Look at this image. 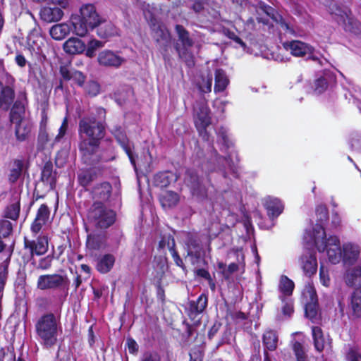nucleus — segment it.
<instances>
[{
	"instance_id": "72a5a7b5",
	"label": "nucleus",
	"mask_w": 361,
	"mask_h": 361,
	"mask_svg": "<svg viewBox=\"0 0 361 361\" xmlns=\"http://www.w3.org/2000/svg\"><path fill=\"white\" fill-rule=\"evenodd\" d=\"M350 309L357 317H361V288L356 289L350 298Z\"/></svg>"
},
{
	"instance_id": "bb28decb",
	"label": "nucleus",
	"mask_w": 361,
	"mask_h": 361,
	"mask_svg": "<svg viewBox=\"0 0 361 361\" xmlns=\"http://www.w3.org/2000/svg\"><path fill=\"white\" fill-rule=\"evenodd\" d=\"M24 163L23 160L14 159L10 164L8 180L11 183H16L21 176L23 171Z\"/></svg>"
},
{
	"instance_id": "e433bc0d",
	"label": "nucleus",
	"mask_w": 361,
	"mask_h": 361,
	"mask_svg": "<svg viewBox=\"0 0 361 361\" xmlns=\"http://www.w3.org/2000/svg\"><path fill=\"white\" fill-rule=\"evenodd\" d=\"M173 179L174 176L173 173L169 171L160 172L155 175L154 178V183L156 186L166 188Z\"/></svg>"
},
{
	"instance_id": "20e7f679",
	"label": "nucleus",
	"mask_w": 361,
	"mask_h": 361,
	"mask_svg": "<svg viewBox=\"0 0 361 361\" xmlns=\"http://www.w3.org/2000/svg\"><path fill=\"white\" fill-rule=\"evenodd\" d=\"M35 331L41 343L46 347H51L57 342L58 322L51 314L42 316L35 324Z\"/></svg>"
},
{
	"instance_id": "5fc2aeb1",
	"label": "nucleus",
	"mask_w": 361,
	"mask_h": 361,
	"mask_svg": "<svg viewBox=\"0 0 361 361\" xmlns=\"http://www.w3.org/2000/svg\"><path fill=\"white\" fill-rule=\"evenodd\" d=\"M348 361H361V354L355 348H350L347 353Z\"/></svg>"
},
{
	"instance_id": "c85d7f7f",
	"label": "nucleus",
	"mask_w": 361,
	"mask_h": 361,
	"mask_svg": "<svg viewBox=\"0 0 361 361\" xmlns=\"http://www.w3.org/2000/svg\"><path fill=\"white\" fill-rule=\"evenodd\" d=\"M345 281L349 286H361V267H357L347 271Z\"/></svg>"
},
{
	"instance_id": "39448f33",
	"label": "nucleus",
	"mask_w": 361,
	"mask_h": 361,
	"mask_svg": "<svg viewBox=\"0 0 361 361\" xmlns=\"http://www.w3.org/2000/svg\"><path fill=\"white\" fill-rule=\"evenodd\" d=\"M87 218L95 227L105 229L115 222L116 213L102 202H95L88 212Z\"/></svg>"
},
{
	"instance_id": "052dcab7",
	"label": "nucleus",
	"mask_w": 361,
	"mask_h": 361,
	"mask_svg": "<svg viewBox=\"0 0 361 361\" xmlns=\"http://www.w3.org/2000/svg\"><path fill=\"white\" fill-rule=\"evenodd\" d=\"M72 79L79 85L82 86L84 84L85 77L80 71H75L73 72Z\"/></svg>"
},
{
	"instance_id": "ea45409f",
	"label": "nucleus",
	"mask_w": 361,
	"mask_h": 361,
	"mask_svg": "<svg viewBox=\"0 0 361 361\" xmlns=\"http://www.w3.org/2000/svg\"><path fill=\"white\" fill-rule=\"evenodd\" d=\"M259 10L264 13L267 16L271 17L274 21L279 23L282 27L286 30L289 29L288 25L283 21L282 17L278 14L274 15V11L270 6L263 4L260 6Z\"/></svg>"
},
{
	"instance_id": "4d7b16f0",
	"label": "nucleus",
	"mask_w": 361,
	"mask_h": 361,
	"mask_svg": "<svg viewBox=\"0 0 361 361\" xmlns=\"http://www.w3.org/2000/svg\"><path fill=\"white\" fill-rule=\"evenodd\" d=\"M327 87V82L324 78H319L314 83V91L317 94L323 92Z\"/></svg>"
},
{
	"instance_id": "1a4fd4ad",
	"label": "nucleus",
	"mask_w": 361,
	"mask_h": 361,
	"mask_svg": "<svg viewBox=\"0 0 361 361\" xmlns=\"http://www.w3.org/2000/svg\"><path fill=\"white\" fill-rule=\"evenodd\" d=\"M97 61L102 66L117 68L126 62V59L116 52L105 49L99 53Z\"/></svg>"
},
{
	"instance_id": "f8f14e48",
	"label": "nucleus",
	"mask_w": 361,
	"mask_h": 361,
	"mask_svg": "<svg viewBox=\"0 0 361 361\" xmlns=\"http://www.w3.org/2000/svg\"><path fill=\"white\" fill-rule=\"evenodd\" d=\"M11 120L16 124V136L20 141H23L28 137L30 134L32 125L25 119L20 118L16 113L13 110L11 112Z\"/></svg>"
},
{
	"instance_id": "69168bd1",
	"label": "nucleus",
	"mask_w": 361,
	"mask_h": 361,
	"mask_svg": "<svg viewBox=\"0 0 361 361\" xmlns=\"http://www.w3.org/2000/svg\"><path fill=\"white\" fill-rule=\"evenodd\" d=\"M171 255H172V257L173 258V260H174L177 266L181 267L183 269H185V266H184V264L183 262V260L180 257V256L178 255V254L176 251V250L174 249L172 252H171Z\"/></svg>"
},
{
	"instance_id": "09e8293b",
	"label": "nucleus",
	"mask_w": 361,
	"mask_h": 361,
	"mask_svg": "<svg viewBox=\"0 0 361 361\" xmlns=\"http://www.w3.org/2000/svg\"><path fill=\"white\" fill-rule=\"evenodd\" d=\"M293 350L296 356L297 361H307V355L300 343L295 341L293 344Z\"/></svg>"
},
{
	"instance_id": "37998d69",
	"label": "nucleus",
	"mask_w": 361,
	"mask_h": 361,
	"mask_svg": "<svg viewBox=\"0 0 361 361\" xmlns=\"http://www.w3.org/2000/svg\"><path fill=\"white\" fill-rule=\"evenodd\" d=\"M279 288L286 295H290L294 288V283L287 276H283L281 278Z\"/></svg>"
},
{
	"instance_id": "473e14b6",
	"label": "nucleus",
	"mask_w": 361,
	"mask_h": 361,
	"mask_svg": "<svg viewBox=\"0 0 361 361\" xmlns=\"http://www.w3.org/2000/svg\"><path fill=\"white\" fill-rule=\"evenodd\" d=\"M316 214L319 224H317L315 227H312L311 229L307 230L305 235H306L307 232H310L312 235H317L316 230L318 229L319 226H321L324 228L322 224L328 219V210L326 207L323 205L317 207L316 209Z\"/></svg>"
},
{
	"instance_id": "774afa93",
	"label": "nucleus",
	"mask_w": 361,
	"mask_h": 361,
	"mask_svg": "<svg viewBox=\"0 0 361 361\" xmlns=\"http://www.w3.org/2000/svg\"><path fill=\"white\" fill-rule=\"evenodd\" d=\"M190 361H202V355L200 350H192L190 353Z\"/></svg>"
},
{
	"instance_id": "412c9836",
	"label": "nucleus",
	"mask_w": 361,
	"mask_h": 361,
	"mask_svg": "<svg viewBox=\"0 0 361 361\" xmlns=\"http://www.w3.org/2000/svg\"><path fill=\"white\" fill-rule=\"evenodd\" d=\"M111 186L107 182L95 185L92 190L93 198L101 201L107 200L111 195Z\"/></svg>"
},
{
	"instance_id": "49530a36",
	"label": "nucleus",
	"mask_w": 361,
	"mask_h": 361,
	"mask_svg": "<svg viewBox=\"0 0 361 361\" xmlns=\"http://www.w3.org/2000/svg\"><path fill=\"white\" fill-rule=\"evenodd\" d=\"M212 75L207 74L206 77H202V81L199 83V88L202 92H210L212 91Z\"/></svg>"
},
{
	"instance_id": "c756f323",
	"label": "nucleus",
	"mask_w": 361,
	"mask_h": 361,
	"mask_svg": "<svg viewBox=\"0 0 361 361\" xmlns=\"http://www.w3.org/2000/svg\"><path fill=\"white\" fill-rule=\"evenodd\" d=\"M159 200L161 206L166 209L176 206L179 201V197L178 194L176 192L172 191H165L161 194Z\"/></svg>"
},
{
	"instance_id": "9b49d317",
	"label": "nucleus",
	"mask_w": 361,
	"mask_h": 361,
	"mask_svg": "<svg viewBox=\"0 0 361 361\" xmlns=\"http://www.w3.org/2000/svg\"><path fill=\"white\" fill-rule=\"evenodd\" d=\"M284 49L296 57H303L307 54L314 53V49L302 41L292 40L283 44Z\"/></svg>"
},
{
	"instance_id": "864d4df0",
	"label": "nucleus",
	"mask_w": 361,
	"mask_h": 361,
	"mask_svg": "<svg viewBox=\"0 0 361 361\" xmlns=\"http://www.w3.org/2000/svg\"><path fill=\"white\" fill-rule=\"evenodd\" d=\"M206 0H188V6L194 11L200 12L204 8Z\"/></svg>"
},
{
	"instance_id": "338daca9",
	"label": "nucleus",
	"mask_w": 361,
	"mask_h": 361,
	"mask_svg": "<svg viewBox=\"0 0 361 361\" xmlns=\"http://www.w3.org/2000/svg\"><path fill=\"white\" fill-rule=\"evenodd\" d=\"M144 157L145 159V161H140V165L144 168H149L152 163V157L151 154L149 152H146L144 154Z\"/></svg>"
},
{
	"instance_id": "5701e85b",
	"label": "nucleus",
	"mask_w": 361,
	"mask_h": 361,
	"mask_svg": "<svg viewBox=\"0 0 361 361\" xmlns=\"http://www.w3.org/2000/svg\"><path fill=\"white\" fill-rule=\"evenodd\" d=\"M312 332L314 348L317 351L322 352L325 346L329 343V339L324 336L321 328L318 326H313Z\"/></svg>"
},
{
	"instance_id": "0eeeda50",
	"label": "nucleus",
	"mask_w": 361,
	"mask_h": 361,
	"mask_svg": "<svg viewBox=\"0 0 361 361\" xmlns=\"http://www.w3.org/2000/svg\"><path fill=\"white\" fill-rule=\"evenodd\" d=\"M329 9L334 19L342 24L345 30L355 32L359 30L360 23L350 13L341 10L336 4H333Z\"/></svg>"
},
{
	"instance_id": "b1692460",
	"label": "nucleus",
	"mask_w": 361,
	"mask_h": 361,
	"mask_svg": "<svg viewBox=\"0 0 361 361\" xmlns=\"http://www.w3.org/2000/svg\"><path fill=\"white\" fill-rule=\"evenodd\" d=\"M155 20H152L151 27L154 32V37L157 42L167 43L170 41L171 37L169 30L161 25L155 22Z\"/></svg>"
},
{
	"instance_id": "c03bdc74",
	"label": "nucleus",
	"mask_w": 361,
	"mask_h": 361,
	"mask_svg": "<svg viewBox=\"0 0 361 361\" xmlns=\"http://www.w3.org/2000/svg\"><path fill=\"white\" fill-rule=\"evenodd\" d=\"M185 243L188 248V255H192V250L200 249V240L195 235L188 233Z\"/></svg>"
},
{
	"instance_id": "2f4dec72",
	"label": "nucleus",
	"mask_w": 361,
	"mask_h": 361,
	"mask_svg": "<svg viewBox=\"0 0 361 361\" xmlns=\"http://www.w3.org/2000/svg\"><path fill=\"white\" fill-rule=\"evenodd\" d=\"M228 83L229 80L225 72L221 69L216 70L214 92H220L224 91Z\"/></svg>"
},
{
	"instance_id": "4c0bfd02",
	"label": "nucleus",
	"mask_w": 361,
	"mask_h": 361,
	"mask_svg": "<svg viewBox=\"0 0 361 361\" xmlns=\"http://www.w3.org/2000/svg\"><path fill=\"white\" fill-rule=\"evenodd\" d=\"M114 262L115 258L113 255H106L98 262L97 270L103 274L107 273L113 267Z\"/></svg>"
},
{
	"instance_id": "f704fd0d",
	"label": "nucleus",
	"mask_w": 361,
	"mask_h": 361,
	"mask_svg": "<svg viewBox=\"0 0 361 361\" xmlns=\"http://www.w3.org/2000/svg\"><path fill=\"white\" fill-rule=\"evenodd\" d=\"M20 209V200L14 199L6 207L4 212V216L12 220H16L19 216Z\"/></svg>"
},
{
	"instance_id": "8fccbe9b",
	"label": "nucleus",
	"mask_w": 361,
	"mask_h": 361,
	"mask_svg": "<svg viewBox=\"0 0 361 361\" xmlns=\"http://www.w3.org/2000/svg\"><path fill=\"white\" fill-rule=\"evenodd\" d=\"M86 92L91 97H94L99 93L100 86L98 82L90 80L85 87Z\"/></svg>"
},
{
	"instance_id": "423d86ee",
	"label": "nucleus",
	"mask_w": 361,
	"mask_h": 361,
	"mask_svg": "<svg viewBox=\"0 0 361 361\" xmlns=\"http://www.w3.org/2000/svg\"><path fill=\"white\" fill-rule=\"evenodd\" d=\"M66 276L60 274H44L39 276L37 283V288L44 290H56L68 286Z\"/></svg>"
},
{
	"instance_id": "de8ad7c7",
	"label": "nucleus",
	"mask_w": 361,
	"mask_h": 361,
	"mask_svg": "<svg viewBox=\"0 0 361 361\" xmlns=\"http://www.w3.org/2000/svg\"><path fill=\"white\" fill-rule=\"evenodd\" d=\"M303 295L306 298H310V304L309 305V307H311L312 305H315L317 300V293L314 287L311 285L308 284L305 286V288L303 291Z\"/></svg>"
},
{
	"instance_id": "a18cd8bd",
	"label": "nucleus",
	"mask_w": 361,
	"mask_h": 361,
	"mask_svg": "<svg viewBox=\"0 0 361 361\" xmlns=\"http://www.w3.org/2000/svg\"><path fill=\"white\" fill-rule=\"evenodd\" d=\"M175 240L171 235H164L159 243V247L161 249L167 247L170 252L175 249Z\"/></svg>"
},
{
	"instance_id": "dca6fc26",
	"label": "nucleus",
	"mask_w": 361,
	"mask_h": 361,
	"mask_svg": "<svg viewBox=\"0 0 361 361\" xmlns=\"http://www.w3.org/2000/svg\"><path fill=\"white\" fill-rule=\"evenodd\" d=\"M50 215L49 207L42 204L38 209L35 219L31 226V230L35 234L39 232L43 225L48 221Z\"/></svg>"
},
{
	"instance_id": "e2e57ef3",
	"label": "nucleus",
	"mask_w": 361,
	"mask_h": 361,
	"mask_svg": "<svg viewBox=\"0 0 361 361\" xmlns=\"http://www.w3.org/2000/svg\"><path fill=\"white\" fill-rule=\"evenodd\" d=\"M157 267L161 273H164L168 269L166 258L159 257L157 261Z\"/></svg>"
},
{
	"instance_id": "c9c22d12",
	"label": "nucleus",
	"mask_w": 361,
	"mask_h": 361,
	"mask_svg": "<svg viewBox=\"0 0 361 361\" xmlns=\"http://www.w3.org/2000/svg\"><path fill=\"white\" fill-rule=\"evenodd\" d=\"M207 305V297L202 294L196 301L190 302V314H197L202 313Z\"/></svg>"
},
{
	"instance_id": "6e6d98bb",
	"label": "nucleus",
	"mask_w": 361,
	"mask_h": 361,
	"mask_svg": "<svg viewBox=\"0 0 361 361\" xmlns=\"http://www.w3.org/2000/svg\"><path fill=\"white\" fill-rule=\"evenodd\" d=\"M51 263L52 257L51 256H47L39 260L37 269L42 270L48 269L51 266Z\"/></svg>"
},
{
	"instance_id": "aec40b11",
	"label": "nucleus",
	"mask_w": 361,
	"mask_h": 361,
	"mask_svg": "<svg viewBox=\"0 0 361 361\" xmlns=\"http://www.w3.org/2000/svg\"><path fill=\"white\" fill-rule=\"evenodd\" d=\"M64 51L70 54L82 53L85 49V43L76 37H71L63 44Z\"/></svg>"
},
{
	"instance_id": "13d9d810",
	"label": "nucleus",
	"mask_w": 361,
	"mask_h": 361,
	"mask_svg": "<svg viewBox=\"0 0 361 361\" xmlns=\"http://www.w3.org/2000/svg\"><path fill=\"white\" fill-rule=\"evenodd\" d=\"M319 276H320V281L322 283L324 286H329L330 283V279L328 274V271L324 269V266L320 267L319 269Z\"/></svg>"
},
{
	"instance_id": "ddd939ff",
	"label": "nucleus",
	"mask_w": 361,
	"mask_h": 361,
	"mask_svg": "<svg viewBox=\"0 0 361 361\" xmlns=\"http://www.w3.org/2000/svg\"><path fill=\"white\" fill-rule=\"evenodd\" d=\"M25 248L28 250L31 257L35 255H42L48 250V239L46 236H39L36 240L25 238Z\"/></svg>"
},
{
	"instance_id": "2eb2a0df",
	"label": "nucleus",
	"mask_w": 361,
	"mask_h": 361,
	"mask_svg": "<svg viewBox=\"0 0 361 361\" xmlns=\"http://www.w3.org/2000/svg\"><path fill=\"white\" fill-rule=\"evenodd\" d=\"M360 252V247L357 245L352 243H346L343 245L342 259L344 264H353L357 261Z\"/></svg>"
},
{
	"instance_id": "9d476101",
	"label": "nucleus",
	"mask_w": 361,
	"mask_h": 361,
	"mask_svg": "<svg viewBox=\"0 0 361 361\" xmlns=\"http://www.w3.org/2000/svg\"><path fill=\"white\" fill-rule=\"evenodd\" d=\"M185 183L190 189L191 193L193 196H196L197 197H203L206 196V188L202 184V182L195 171L192 170H188L186 171Z\"/></svg>"
},
{
	"instance_id": "4468645a",
	"label": "nucleus",
	"mask_w": 361,
	"mask_h": 361,
	"mask_svg": "<svg viewBox=\"0 0 361 361\" xmlns=\"http://www.w3.org/2000/svg\"><path fill=\"white\" fill-rule=\"evenodd\" d=\"M300 264L304 274L307 276L314 275L317 269V262L314 254L310 250L304 252L300 257Z\"/></svg>"
},
{
	"instance_id": "f3484780",
	"label": "nucleus",
	"mask_w": 361,
	"mask_h": 361,
	"mask_svg": "<svg viewBox=\"0 0 361 361\" xmlns=\"http://www.w3.org/2000/svg\"><path fill=\"white\" fill-rule=\"evenodd\" d=\"M264 206L271 219L277 217L283 210V204L278 198L275 197H268L264 198Z\"/></svg>"
},
{
	"instance_id": "58836bf2",
	"label": "nucleus",
	"mask_w": 361,
	"mask_h": 361,
	"mask_svg": "<svg viewBox=\"0 0 361 361\" xmlns=\"http://www.w3.org/2000/svg\"><path fill=\"white\" fill-rule=\"evenodd\" d=\"M97 173L93 170H83L80 171L78 175V180L80 185L82 187L88 186L95 180Z\"/></svg>"
},
{
	"instance_id": "a19ab883",
	"label": "nucleus",
	"mask_w": 361,
	"mask_h": 361,
	"mask_svg": "<svg viewBox=\"0 0 361 361\" xmlns=\"http://www.w3.org/2000/svg\"><path fill=\"white\" fill-rule=\"evenodd\" d=\"M27 43L34 51H39L41 47L44 45V42L41 35L30 33L27 37Z\"/></svg>"
},
{
	"instance_id": "f03ea898",
	"label": "nucleus",
	"mask_w": 361,
	"mask_h": 361,
	"mask_svg": "<svg viewBox=\"0 0 361 361\" xmlns=\"http://www.w3.org/2000/svg\"><path fill=\"white\" fill-rule=\"evenodd\" d=\"M316 233L317 235H312L310 232H307L304 235V240L307 244L314 245L319 252L326 250L329 260L333 264L338 263L343 255L339 239L336 236H329L326 238L324 229L321 226H318Z\"/></svg>"
},
{
	"instance_id": "a211bd4d",
	"label": "nucleus",
	"mask_w": 361,
	"mask_h": 361,
	"mask_svg": "<svg viewBox=\"0 0 361 361\" xmlns=\"http://www.w3.org/2000/svg\"><path fill=\"white\" fill-rule=\"evenodd\" d=\"M39 16L43 21L52 23L59 21L63 16V12L60 8L46 6L40 10Z\"/></svg>"
},
{
	"instance_id": "7ed1b4c3",
	"label": "nucleus",
	"mask_w": 361,
	"mask_h": 361,
	"mask_svg": "<svg viewBox=\"0 0 361 361\" xmlns=\"http://www.w3.org/2000/svg\"><path fill=\"white\" fill-rule=\"evenodd\" d=\"M73 32L80 37H85L90 30H93L103 22L95 6L91 4L82 5L80 13L71 18Z\"/></svg>"
},
{
	"instance_id": "680f3d73",
	"label": "nucleus",
	"mask_w": 361,
	"mask_h": 361,
	"mask_svg": "<svg viewBox=\"0 0 361 361\" xmlns=\"http://www.w3.org/2000/svg\"><path fill=\"white\" fill-rule=\"evenodd\" d=\"M68 128V121L67 119L65 118L63 121V123L59 130V133L55 137L56 141H59L66 134V130Z\"/></svg>"
},
{
	"instance_id": "603ef678",
	"label": "nucleus",
	"mask_w": 361,
	"mask_h": 361,
	"mask_svg": "<svg viewBox=\"0 0 361 361\" xmlns=\"http://www.w3.org/2000/svg\"><path fill=\"white\" fill-rule=\"evenodd\" d=\"M12 231V224L8 220H1L0 221V235L6 237Z\"/></svg>"
},
{
	"instance_id": "79ce46f5",
	"label": "nucleus",
	"mask_w": 361,
	"mask_h": 361,
	"mask_svg": "<svg viewBox=\"0 0 361 361\" xmlns=\"http://www.w3.org/2000/svg\"><path fill=\"white\" fill-rule=\"evenodd\" d=\"M42 180L51 185L54 182L53 174V165L51 162H47L42 171Z\"/></svg>"
},
{
	"instance_id": "0e129e2a",
	"label": "nucleus",
	"mask_w": 361,
	"mask_h": 361,
	"mask_svg": "<svg viewBox=\"0 0 361 361\" xmlns=\"http://www.w3.org/2000/svg\"><path fill=\"white\" fill-rule=\"evenodd\" d=\"M60 73L64 80H69L73 78V72L70 71L66 66L61 67Z\"/></svg>"
},
{
	"instance_id": "4be33fe9",
	"label": "nucleus",
	"mask_w": 361,
	"mask_h": 361,
	"mask_svg": "<svg viewBox=\"0 0 361 361\" xmlns=\"http://www.w3.org/2000/svg\"><path fill=\"white\" fill-rule=\"evenodd\" d=\"M106 247V236L103 233L91 234L87 240V247L90 250H100Z\"/></svg>"
},
{
	"instance_id": "f257e3e1",
	"label": "nucleus",
	"mask_w": 361,
	"mask_h": 361,
	"mask_svg": "<svg viewBox=\"0 0 361 361\" xmlns=\"http://www.w3.org/2000/svg\"><path fill=\"white\" fill-rule=\"evenodd\" d=\"M78 131L82 140L79 149L82 159L86 163L96 161L93 156L97 152L100 141L105 135L104 124L94 117H84L79 121Z\"/></svg>"
},
{
	"instance_id": "cd10ccee",
	"label": "nucleus",
	"mask_w": 361,
	"mask_h": 361,
	"mask_svg": "<svg viewBox=\"0 0 361 361\" xmlns=\"http://www.w3.org/2000/svg\"><path fill=\"white\" fill-rule=\"evenodd\" d=\"M279 341V337L276 331L273 330L266 331L262 337L263 345L265 348L270 351L276 349Z\"/></svg>"
},
{
	"instance_id": "bf43d9fd",
	"label": "nucleus",
	"mask_w": 361,
	"mask_h": 361,
	"mask_svg": "<svg viewBox=\"0 0 361 361\" xmlns=\"http://www.w3.org/2000/svg\"><path fill=\"white\" fill-rule=\"evenodd\" d=\"M238 269V266L235 263H231L228 265V268L225 270H223V275L226 279H229L231 275L234 272L237 271Z\"/></svg>"
},
{
	"instance_id": "3c124183",
	"label": "nucleus",
	"mask_w": 361,
	"mask_h": 361,
	"mask_svg": "<svg viewBox=\"0 0 361 361\" xmlns=\"http://www.w3.org/2000/svg\"><path fill=\"white\" fill-rule=\"evenodd\" d=\"M281 307L282 314L284 317H290L293 313V304L290 299H283Z\"/></svg>"
},
{
	"instance_id": "a878e982",
	"label": "nucleus",
	"mask_w": 361,
	"mask_h": 361,
	"mask_svg": "<svg viewBox=\"0 0 361 361\" xmlns=\"http://www.w3.org/2000/svg\"><path fill=\"white\" fill-rule=\"evenodd\" d=\"M97 27V35L101 38H108L117 35V29L114 25L109 21H106L104 18L103 22Z\"/></svg>"
},
{
	"instance_id": "393cba45",
	"label": "nucleus",
	"mask_w": 361,
	"mask_h": 361,
	"mask_svg": "<svg viewBox=\"0 0 361 361\" xmlns=\"http://www.w3.org/2000/svg\"><path fill=\"white\" fill-rule=\"evenodd\" d=\"M71 32V26L67 23H59L53 25L49 30L51 37L56 40H61Z\"/></svg>"
},
{
	"instance_id": "6e6552de",
	"label": "nucleus",
	"mask_w": 361,
	"mask_h": 361,
	"mask_svg": "<svg viewBox=\"0 0 361 361\" xmlns=\"http://www.w3.org/2000/svg\"><path fill=\"white\" fill-rule=\"evenodd\" d=\"M209 113V109L204 103L197 104L195 107V124L200 133H202L211 123Z\"/></svg>"
},
{
	"instance_id": "6ab92c4d",
	"label": "nucleus",
	"mask_w": 361,
	"mask_h": 361,
	"mask_svg": "<svg viewBox=\"0 0 361 361\" xmlns=\"http://www.w3.org/2000/svg\"><path fill=\"white\" fill-rule=\"evenodd\" d=\"M14 98V90L0 82V109H8L13 102Z\"/></svg>"
},
{
	"instance_id": "7c9ffc66",
	"label": "nucleus",
	"mask_w": 361,
	"mask_h": 361,
	"mask_svg": "<svg viewBox=\"0 0 361 361\" xmlns=\"http://www.w3.org/2000/svg\"><path fill=\"white\" fill-rule=\"evenodd\" d=\"M176 32L177 33L178 40L181 42V44L185 49L190 48L193 45V40L190 37L189 32L186 29L180 25H176L175 27Z\"/></svg>"
}]
</instances>
